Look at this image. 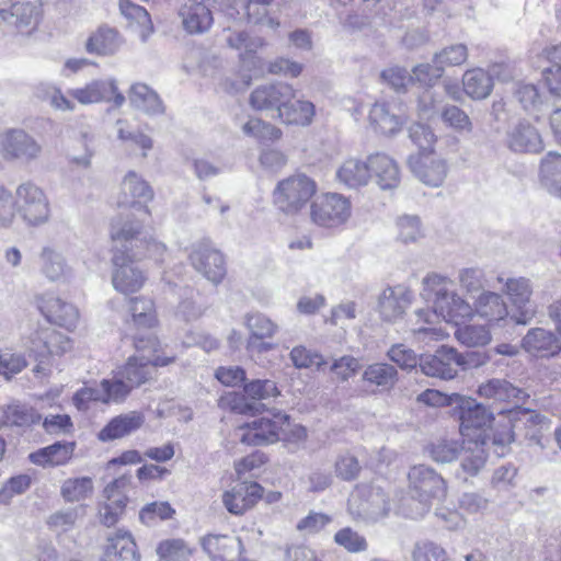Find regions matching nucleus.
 Returning <instances> with one entry per match:
<instances>
[{"mask_svg":"<svg viewBox=\"0 0 561 561\" xmlns=\"http://www.w3.org/2000/svg\"><path fill=\"white\" fill-rule=\"evenodd\" d=\"M448 278L430 274L423 279V298L433 304V310L419 309L410 320L411 332L423 342L442 341L448 333L437 328L439 319L458 325L472 318V306L451 289Z\"/></svg>","mask_w":561,"mask_h":561,"instance_id":"1","label":"nucleus"},{"mask_svg":"<svg viewBox=\"0 0 561 561\" xmlns=\"http://www.w3.org/2000/svg\"><path fill=\"white\" fill-rule=\"evenodd\" d=\"M123 197L118 201L121 205H131L138 215L128 214L125 217H117L111 224V236L114 241H129L142 232L144 222L150 217L147 206L141 202H148L153 197V192L148 183L136 172L129 171L121 184Z\"/></svg>","mask_w":561,"mask_h":561,"instance_id":"2","label":"nucleus"},{"mask_svg":"<svg viewBox=\"0 0 561 561\" xmlns=\"http://www.w3.org/2000/svg\"><path fill=\"white\" fill-rule=\"evenodd\" d=\"M134 343L139 356L130 357L118 371V376L130 386L138 387L152 378L154 367H163L174 362V356L158 355L160 342L153 333H137Z\"/></svg>","mask_w":561,"mask_h":561,"instance_id":"3","label":"nucleus"},{"mask_svg":"<svg viewBox=\"0 0 561 561\" xmlns=\"http://www.w3.org/2000/svg\"><path fill=\"white\" fill-rule=\"evenodd\" d=\"M134 241L138 242V237L129 240V243ZM114 242L116 245L112 257V284L122 294L136 293L141 289L146 282V276L136 262L138 254H130L131 248H128L126 244L128 241ZM139 242L141 241L139 240Z\"/></svg>","mask_w":561,"mask_h":561,"instance_id":"4","label":"nucleus"},{"mask_svg":"<svg viewBox=\"0 0 561 561\" xmlns=\"http://www.w3.org/2000/svg\"><path fill=\"white\" fill-rule=\"evenodd\" d=\"M317 192L313 180L305 174H294L279 181L273 191L276 208L285 215L298 214Z\"/></svg>","mask_w":561,"mask_h":561,"instance_id":"5","label":"nucleus"},{"mask_svg":"<svg viewBox=\"0 0 561 561\" xmlns=\"http://www.w3.org/2000/svg\"><path fill=\"white\" fill-rule=\"evenodd\" d=\"M289 426V415L285 412L273 410L270 416L254 419L239 426L236 438L248 446H264L275 444L280 439L282 433Z\"/></svg>","mask_w":561,"mask_h":561,"instance_id":"6","label":"nucleus"},{"mask_svg":"<svg viewBox=\"0 0 561 561\" xmlns=\"http://www.w3.org/2000/svg\"><path fill=\"white\" fill-rule=\"evenodd\" d=\"M15 215L28 226L45 224L50 216V206L44 190L33 181L20 183L14 193Z\"/></svg>","mask_w":561,"mask_h":561,"instance_id":"7","label":"nucleus"},{"mask_svg":"<svg viewBox=\"0 0 561 561\" xmlns=\"http://www.w3.org/2000/svg\"><path fill=\"white\" fill-rule=\"evenodd\" d=\"M391 510L389 496L379 486L362 485L350 503V511L357 518L376 523L386 518Z\"/></svg>","mask_w":561,"mask_h":561,"instance_id":"8","label":"nucleus"},{"mask_svg":"<svg viewBox=\"0 0 561 561\" xmlns=\"http://www.w3.org/2000/svg\"><path fill=\"white\" fill-rule=\"evenodd\" d=\"M352 205L348 198L337 193L318 197L311 204V220L321 227L336 228L344 225L351 217Z\"/></svg>","mask_w":561,"mask_h":561,"instance_id":"9","label":"nucleus"},{"mask_svg":"<svg viewBox=\"0 0 561 561\" xmlns=\"http://www.w3.org/2000/svg\"><path fill=\"white\" fill-rule=\"evenodd\" d=\"M408 478L412 495L423 505L422 512L428 507L432 499H442L446 494L445 480L427 466L419 465L412 467Z\"/></svg>","mask_w":561,"mask_h":561,"instance_id":"10","label":"nucleus"},{"mask_svg":"<svg viewBox=\"0 0 561 561\" xmlns=\"http://www.w3.org/2000/svg\"><path fill=\"white\" fill-rule=\"evenodd\" d=\"M42 147L23 129L0 131V153L5 160L30 162L39 157Z\"/></svg>","mask_w":561,"mask_h":561,"instance_id":"11","label":"nucleus"},{"mask_svg":"<svg viewBox=\"0 0 561 561\" xmlns=\"http://www.w3.org/2000/svg\"><path fill=\"white\" fill-rule=\"evenodd\" d=\"M190 261L199 274L215 285L221 283L226 276V262L222 253L207 241L193 245Z\"/></svg>","mask_w":561,"mask_h":561,"instance_id":"12","label":"nucleus"},{"mask_svg":"<svg viewBox=\"0 0 561 561\" xmlns=\"http://www.w3.org/2000/svg\"><path fill=\"white\" fill-rule=\"evenodd\" d=\"M460 353L451 346L442 345L433 354L420 358L423 374L440 379H453L459 371Z\"/></svg>","mask_w":561,"mask_h":561,"instance_id":"13","label":"nucleus"},{"mask_svg":"<svg viewBox=\"0 0 561 561\" xmlns=\"http://www.w3.org/2000/svg\"><path fill=\"white\" fill-rule=\"evenodd\" d=\"M128 484L129 478L121 477L110 483L103 491L105 501L99 507V518L102 525L112 527L124 515L128 502L125 489Z\"/></svg>","mask_w":561,"mask_h":561,"instance_id":"14","label":"nucleus"},{"mask_svg":"<svg viewBox=\"0 0 561 561\" xmlns=\"http://www.w3.org/2000/svg\"><path fill=\"white\" fill-rule=\"evenodd\" d=\"M451 399L458 409L459 431L462 436L470 437L472 431L483 430L491 423L492 414L474 399L458 393H453Z\"/></svg>","mask_w":561,"mask_h":561,"instance_id":"15","label":"nucleus"},{"mask_svg":"<svg viewBox=\"0 0 561 561\" xmlns=\"http://www.w3.org/2000/svg\"><path fill=\"white\" fill-rule=\"evenodd\" d=\"M41 15V7L30 1H16L0 9L1 21L22 35H30L37 28Z\"/></svg>","mask_w":561,"mask_h":561,"instance_id":"16","label":"nucleus"},{"mask_svg":"<svg viewBox=\"0 0 561 561\" xmlns=\"http://www.w3.org/2000/svg\"><path fill=\"white\" fill-rule=\"evenodd\" d=\"M409 165L422 183L433 187L442 185L448 173L446 160L435 152L412 156L409 159Z\"/></svg>","mask_w":561,"mask_h":561,"instance_id":"17","label":"nucleus"},{"mask_svg":"<svg viewBox=\"0 0 561 561\" xmlns=\"http://www.w3.org/2000/svg\"><path fill=\"white\" fill-rule=\"evenodd\" d=\"M295 96L296 90L290 84L277 82L254 89L250 94L249 103L256 111L275 110L278 116L285 101L295 99Z\"/></svg>","mask_w":561,"mask_h":561,"instance_id":"18","label":"nucleus"},{"mask_svg":"<svg viewBox=\"0 0 561 561\" xmlns=\"http://www.w3.org/2000/svg\"><path fill=\"white\" fill-rule=\"evenodd\" d=\"M178 16L181 26L188 35H201L207 33L214 22L210 9L199 0H182Z\"/></svg>","mask_w":561,"mask_h":561,"instance_id":"19","label":"nucleus"},{"mask_svg":"<svg viewBox=\"0 0 561 561\" xmlns=\"http://www.w3.org/2000/svg\"><path fill=\"white\" fill-rule=\"evenodd\" d=\"M504 293L512 305L517 309L518 316H514L515 323L527 324L535 316V308L530 305L533 287L530 280L525 277H512L504 282Z\"/></svg>","mask_w":561,"mask_h":561,"instance_id":"20","label":"nucleus"},{"mask_svg":"<svg viewBox=\"0 0 561 561\" xmlns=\"http://www.w3.org/2000/svg\"><path fill=\"white\" fill-rule=\"evenodd\" d=\"M68 344V337L57 332L53 327H41L24 342L25 347L36 358L62 354L66 352Z\"/></svg>","mask_w":561,"mask_h":561,"instance_id":"21","label":"nucleus"},{"mask_svg":"<svg viewBox=\"0 0 561 561\" xmlns=\"http://www.w3.org/2000/svg\"><path fill=\"white\" fill-rule=\"evenodd\" d=\"M486 457L485 440L481 439V434L463 442L457 458L460 461L457 477L466 481L468 477L477 476L484 468Z\"/></svg>","mask_w":561,"mask_h":561,"instance_id":"22","label":"nucleus"},{"mask_svg":"<svg viewBox=\"0 0 561 561\" xmlns=\"http://www.w3.org/2000/svg\"><path fill=\"white\" fill-rule=\"evenodd\" d=\"M520 346L533 356L550 358L561 352V340L550 330L533 328L522 339Z\"/></svg>","mask_w":561,"mask_h":561,"instance_id":"23","label":"nucleus"},{"mask_svg":"<svg viewBox=\"0 0 561 561\" xmlns=\"http://www.w3.org/2000/svg\"><path fill=\"white\" fill-rule=\"evenodd\" d=\"M263 494V488L256 482H242L222 494V503L233 515H242L251 508Z\"/></svg>","mask_w":561,"mask_h":561,"instance_id":"24","label":"nucleus"},{"mask_svg":"<svg viewBox=\"0 0 561 561\" xmlns=\"http://www.w3.org/2000/svg\"><path fill=\"white\" fill-rule=\"evenodd\" d=\"M72 96L81 104H91L101 101L113 102L116 107L125 103V96L118 91L115 80H98L84 88L72 91Z\"/></svg>","mask_w":561,"mask_h":561,"instance_id":"25","label":"nucleus"},{"mask_svg":"<svg viewBox=\"0 0 561 561\" xmlns=\"http://www.w3.org/2000/svg\"><path fill=\"white\" fill-rule=\"evenodd\" d=\"M411 304V291L403 286L388 287L378 299V312L382 320L396 322Z\"/></svg>","mask_w":561,"mask_h":561,"instance_id":"26","label":"nucleus"},{"mask_svg":"<svg viewBox=\"0 0 561 561\" xmlns=\"http://www.w3.org/2000/svg\"><path fill=\"white\" fill-rule=\"evenodd\" d=\"M140 554L131 534L118 529L106 537L102 561H139Z\"/></svg>","mask_w":561,"mask_h":561,"instance_id":"27","label":"nucleus"},{"mask_svg":"<svg viewBox=\"0 0 561 561\" xmlns=\"http://www.w3.org/2000/svg\"><path fill=\"white\" fill-rule=\"evenodd\" d=\"M507 147L517 153H538L543 149L542 138L535 126L520 122L507 133Z\"/></svg>","mask_w":561,"mask_h":561,"instance_id":"28","label":"nucleus"},{"mask_svg":"<svg viewBox=\"0 0 561 561\" xmlns=\"http://www.w3.org/2000/svg\"><path fill=\"white\" fill-rule=\"evenodd\" d=\"M472 317L478 316L490 324L499 323L508 317V308L503 297L493 291L483 290L474 299Z\"/></svg>","mask_w":561,"mask_h":561,"instance_id":"29","label":"nucleus"},{"mask_svg":"<svg viewBox=\"0 0 561 561\" xmlns=\"http://www.w3.org/2000/svg\"><path fill=\"white\" fill-rule=\"evenodd\" d=\"M371 179L381 190H393L400 183V171L397 162L386 153L368 156Z\"/></svg>","mask_w":561,"mask_h":561,"instance_id":"30","label":"nucleus"},{"mask_svg":"<svg viewBox=\"0 0 561 561\" xmlns=\"http://www.w3.org/2000/svg\"><path fill=\"white\" fill-rule=\"evenodd\" d=\"M68 248L66 244H49L42 249L39 254L41 272L51 280H60L67 271Z\"/></svg>","mask_w":561,"mask_h":561,"instance_id":"31","label":"nucleus"},{"mask_svg":"<svg viewBox=\"0 0 561 561\" xmlns=\"http://www.w3.org/2000/svg\"><path fill=\"white\" fill-rule=\"evenodd\" d=\"M145 423V416L138 411H131L113 417L98 434L102 442L123 438L139 430Z\"/></svg>","mask_w":561,"mask_h":561,"instance_id":"32","label":"nucleus"},{"mask_svg":"<svg viewBox=\"0 0 561 561\" xmlns=\"http://www.w3.org/2000/svg\"><path fill=\"white\" fill-rule=\"evenodd\" d=\"M340 184L348 188L366 186L371 180L368 159L366 161L350 158L343 161L335 173Z\"/></svg>","mask_w":561,"mask_h":561,"instance_id":"33","label":"nucleus"},{"mask_svg":"<svg viewBox=\"0 0 561 561\" xmlns=\"http://www.w3.org/2000/svg\"><path fill=\"white\" fill-rule=\"evenodd\" d=\"M478 394L485 399L494 401L513 402L515 404L524 402L526 392L510 381L500 378H493L482 382L478 388Z\"/></svg>","mask_w":561,"mask_h":561,"instance_id":"34","label":"nucleus"},{"mask_svg":"<svg viewBox=\"0 0 561 561\" xmlns=\"http://www.w3.org/2000/svg\"><path fill=\"white\" fill-rule=\"evenodd\" d=\"M316 115L314 104L305 99H289L279 111L278 118L287 125L309 126Z\"/></svg>","mask_w":561,"mask_h":561,"instance_id":"35","label":"nucleus"},{"mask_svg":"<svg viewBox=\"0 0 561 561\" xmlns=\"http://www.w3.org/2000/svg\"><path fill=\"white\" fill-rule=\"evenodd\" d=\"M541 186L552 196L561 198V154L548 152L541 160L539 170Z\"/></svg>","mask_w":561,"mask_h":561,"instance_id":"36","label":"nucleus"},{"mask_svg":"<svg viewBox=\"0 0 561 561\" xmlns=\"http://www.w3.org/2000/svg\"><path fill=\"white\" fill-rule=\"evenodd\" d=\"M272 2L274 0H228L224 10L232 19L245 16L251 22L261 23Z\"/></svg>","mask_w":561,"mask_h":561,"instance_id":"37","label":"nucleus"},{"mask_svg":"<svg viewBox=\"0 0 561 561\" xmlns=\"http://www.w3.org/2000/svg\"><path fill=\"white\" fill-rule=\"evenodd\" d=\"M204 550L214 559L225 560L243 550L239 537L228 535H208L202 539Z\"/></svg>","mask_w":561,"mask_h":561,"instance_id":"38","label":"nucleus"},{"mask_svg":"<svg viewBox=\"0 0 561 561\" xmlns=\"http://www.w3.org/2000/svg\"><path fill=\"white\" fill-rule=\"evenodd\" d=\"M465 93L472 100H484L493 90L492 76L482 68L467 70L462 76Z\"/></svg>","mask_w":561,"mask_h":561,"instance_id":"39","label":"nucleus"},{"mask_svg":"<svg viewBox=\"0 0 561 561\" xmlns=\"http://www.w3.org/2000/svg\"><path fill=\"white\" fill-rule=\"evenodd\" d=\"M28 460L43 468L58 467L70 460V444L57 442L28 455Z\"/></svg>","mask_w":561,"mask_h":561,"instance_id":"40","label":"nucleus"},{"mask_svg":"<svg viewBox=\"0 0 561 561\" xmlns=\"http://www.w3.org/2000/svg\"><path fill=\"white\" fill-rule=\"evenodd\" d=\"M129 101L131 105L146 114L159 115L164 113V105L151 88L144 83H135L130 88Z\"/></svg>","mask_w":561,"mask_h":561,"instance_id":"41","label":"nucleus"},{"mask_svg":"<svg viewBox=\"0 0 561 561\" xmlns=\"http://www.w3.org/2000/svg\"><path fill=\"white\" fill-rule=\"evenodd\" d=\"M129 313L133 325L137 330H149L158 325V317L153 300L135 297L129 300Z\"/></svg>","mask_w":561,"mask_h":561,"instance_id":"42","label":"nucleus"},{"mask_svg":"<svg viewBox=\"0 0 561 561\" xmlns=\"http://www.w3.org/2000/svg\"><path fill=\"white\" fill-rule=\"evenodd\" d=\"M118 7L121 14L130 25L137 26L141 41H147L153 32V24L148 11L130 0H118Z\"/></svg>","mask_w":561,"mask_h":561,"instance_id":"43","label":"nucleus"},{"mask_svg":"<svg viewBox=\"0 0 561 561\" xmlns=\"http://www.w3.org/2000/svg\"><path fill=\"white\" fill-rule=\"evenodd\" d=\"M542 55L550 64L542 71L545 83L552 95L561 98V45L546 47Z\"/></svg>","mask_w":561,"mask_h":561,"instance_id":"44","label":"nucleus"},{"mask_svg":"<svg viewBox=\"0 0 561 561\" xmlns=\"http://www.w3.org/2000/svg\"><path fill=\"white\" fill-rule=\"evenodd\" d=\"M119 46V35L111 27H100L85 43L87 51L96 55H113Z\"/></svg>","mask_w":561,"mask_h":561,"instance_id":"45","label":"nucleus"},{"mask_svg":"<svg viewBox=\"0 0 561 561\" xmlns=\"http://www.w3.org/2000/svg\"><path fill=\"white\" fill-rule=\"evenodd\" d=\"M370 123L383 135H393L400 130L403 118L400 115L391 113L386 103H376L369 112Z\"/></svg>","mask_w":561,"mask_h":561,"instance_id":"46","label":"nucleus"},{"mask_svg":"<svg viewBox=\"0 0 561 561\" xmlns=\"http://www.w3.org/2000/svg\"><path fill=\"white\" fill-rule=\"evenodd\" d=\"M363 380L381 389H390L398 380V370L387 363L370 364L363 373Z\"/></svg>","mask_w":561,"mask_h":561,"instance_id":"47","label":"nucleus"},{"mask_svg":"<svg viewBox=\"0 0 561 561\" xmlns=\"http://www.w3.org/2000/svg\"><path fill=\"white\" fill-rule=\"evenodd\" d=\"M226 43L236 50L240 51V58L244 59L245 56L255 54L261 47L264 46L263 38L259 36H250L244 31L227 30Z\"/></svg>","mask_w":561,"mask_h":561,"instance_id":"48","label":"nucleus"},{"mask_svg":"<svg viewBox=\"0 0 561 561\" xmlns=\"http://www.w3.org/2000/svg\"><path fill=\"white\" fill-rule=\"evenodd\" d=\"M39 309L47 322L46 327H51L53 324L64 327L69 318L68 304L53 295H46L42 299Z\"/></svg>","mask_w":561,"mask_h":561,"instance_id":"49","label":"nucleus"},{"mask_svg":"<svg viewBox=\"0 0 561 561\" xmlns=\"http://www.w3.org/2000/svg\"><path fill=\"white\" fill-rule=\"evenodd\" d=\"M130 390V386L118 375L114 379H103L99 387V400L102 403H118L125 400Z\"/></svg>","mask_w":561,"mask_h":561,"instance_id":"50","label":"nucleus"},{"mask_svg":"<svg viewBox=\"0 0 561 561\" xmlns=\"http://www.w3.org/2000/svg\"><path fill=\"white\" fill-rule=\"evenodd\" d=\"M457 341L468 347L484 346L491 341V333L485 325L469 324L457 328L455 331Z\"/></svg>","mask_w":561,"mask_h":561,"instance_id":"51","label":"nucleus"},{"mask_svg":"<svg viewBox=\"0 0 561 561\" xmlns=\"http://www.w3.org/2000/svg\"><path fill=\"white\" fill-rule=\"evenodd\" d=\"M247 327L251 332L248 343L251 348H253L255 342L272 337L277 331V325L271 319L261 313L248 316Z\"/></svg>","mask_w":561,"mask_h":561,"instance_id":"52","label":"nucleus"},{"mask_svg":"<svg viewBox=\"0 0 561 561\" xmlns=\"http://www.w3.org/2000/svg\"><path fill=\"white\" fill-rule=\"evenodd\" d=\"M161 561H187L192 549L183 539H165L156 549Z\"/></svg>","mask_w":561,"mask_h":561,"instance_id":"53","label":"nucleus"},{"mask_svg":"<svg viewBox=\"0 0 561 561\" xmlns=\"http://www.w3.org/2000/svg\"><path fill=\"white\" fill-rule=\"evenodd\" d=\"M334 542L350 553H360L368 550V541L365 536L352 527H343L334 534Z\"/></svg>","mask_w":561,"mask_h":561,"instance_id":"54","label":"nucleus"},{"mask_svg":"<svg viewBox=\"0 0 561 561\" xmlns=\"http://www.w3.org/2000/svg\"><path fill=\"white\" fill-rule=\"evenodd\" d=\"M468 59V48L465 44H453L444 47L433 56V62L444 71L446 67L463 65Z\"/></svg>","mask_w":561,"mask_h":561,"instance_id":"55","label":"nucleus"},{"mask_svg":"<svg viewBox=\"0 0 561 561\" xmlns=\"http://www.w3.org/2000/svg\"><path fill=\"white\" fill-rule=\"evenodd\" d=\"M75 142V146H72V150H75L72 163L83 168L89 167L90 159L94 151V141L91 130L89 128L81 130Z\"/></svg>","mask_w":561,"mask_h":561,"instance_id":"56","label":"nucleus"},{"mask_svg":"<svg viewBox=\"0 0 561 561\" xmlns=\"http://www.w3.org/2000/svg\"><path fill=\"white\" fill-rule=\"evenodd\" d=\"M442 121L458 133H471L473 124L468 114L456 105H446L440 112Z\"/></svg>","mask_w":561,"mask_h":561,"instance_id":"57","label":"nucleus"},{"mask_svg":"<svg viewBox=\"0 0 561 561\" xmlns=\"http://www.w3.org/2000/svg\"><path fill=\"white\" fill-rule=\"evenodd\" d=\"M5 421L12 425L25 426L38 423L42 419L34 409L20 403L9 404L4 411Z\"/></svg>","mask_w":561,"mask_h":561,"instance_id":"58","label":"nucleus"},{"mask_svg":"<svg viewBox=\"0 0 561 561\" xmlns=\"http://www.w3.org/2000/svg\"><path fill=\"white\" fill-rule=\"evenodd\" d=\"M413 561H449L447 551L430 540L419 541L412 549Z\"/></svg>","mask_w":561,"mask_h":561,"instance_id":"59","label":"nucleus"},{"mask_svg":"<svg viewBox=\"0 0 561 561\" xmlns=\"http://www.w3.org/2000/svg\"><path fill=\"white\" fill-rule=\"evenodd\" d=\"M360 469L358 459L350 453L340 454L334 462V473L343 481L355 480Z\"/></svg>","mask_w":561,"mask_h":561,"instance_id":"60","label":"nucleus"},{"mask_svg":"<svg viewBox=\"0 0 561 561\" xmlns=\"http://www.w3.org/2000/svg\"><path fill=\"white\" fill-rule=\"evenodd\" d=\"M31 483L32 478L28 474L11 477L0 489V503L9 504L15 495L26 492Z\"/></svg>","mask_w":561,"mask_h":561,"instance_id":"61","label":"nucleus"},{"mask_svg":"<svg viewBox=\"0 0 561 561\" xmlns=\"http://www.w3.org/2000/svg\"><path fill=\"white\" fill-rule=\"evenodd\" d=\"M461 446L455 440H438L430 446L431 458L439 463H448L458 458Z\"/></svg>","mask_w":561,"mask_h":561,"instance_id":"62","label":"nucleus"},{"mask_svg":"<svg viewBox=\"0 0 561 561\" xmlns=\"http://www.w3.org/2000/svg\"><path fill=\"white\" fill-rule=\"evenodd\" d=\"M397 225L398 238L403 243L416 242L423 237L420 219L415 216H402Z\"/></svg>","mask_w":561,"mask_h":561,"instance_id":"63","label":"nucleus"},{"mask_svg":"<svg viewBox=\"0 0 561 561\" xmlns=\"http://www.w3.org/2000/svg\"><path fill=\"white\" fill-rule=\"evenodd\" d=\"M290 359L296 368H311L320 369L327 364L323 356L307 350L304 346H296L290 352Z\"/></svg>","mask_w":561,"mask_h":561,"instance_id":"64","label":"nucleus"}]
</instances>
